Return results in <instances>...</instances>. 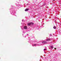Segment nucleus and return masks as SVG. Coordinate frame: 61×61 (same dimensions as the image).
<instances>
[{"label":"nucleus","instance_id":"obj_1","mask_svg":"<svg viewBox=\"0 0 61 61\" xmlns=\"http://www.w3.org/2000/svg\"><path fill=\"white\" fill-rule=\"evenodd\" d=\"M46 43H47V42L45 41H43L42 42V43L43 44H46Z\"/></svg>","mask_w":61,"mask_h":61},{"label":"nucleus","instance_id":"obj_2","mask_svg":"<svg viewBox=\"0 0 61 61\" xmlns=\"http://www.w3.org/2000/svg\"><path fill=\"white\" fill-rule=\"evenodd\" d=\"M24 28L25 29H27V26H24Z\"/></svg>","mask_w":61,"mask_h":61},{"label":"nucleus","instance_id":"obj_3","mask_svg":"<svg viewBox=\"0 0 61 61\" xmlns=\"http://www.w3.org/2000/svg\"><path fill=\"white\" fill-rule=\"evenodd\" d=\"M51 40V39H46V41H50Z\"/></svg>","mask_w":61,"mask_h":61},{"label":"nucleus","instance_id":"obj_4","mask_svg":"<svg viewBox=\"0 0 61 61\" xmlns=\"http://www.w3.org/2000/svg\"><path fill=\"white\" fill-rule=\"evenodd\" d=\"M27 25H29V26H30V25H31V23H30V22L28 23L27 24Z\"/></svg>","mask_w":61,"mask_h":61},{"label":"nucleus","instance_id":"obj_5","mask_svg":"<svg viewBox=\"0 0 61 61\" xmlns=\"http://www.w3.org/2000/svg\"><path fill=\"white\" fill-rule=\"evenodd\" d=\"M29 10V9H26L25 10V11H28Z\"/></svg>","mask_w":61,"mask_h":61},{"label":"nucleus","instance_id":"obj_6","mask_svg":"<svg viewBox=\"0 0 61 61\" xmlns=\"http://www.w3.org/2000/svg\"><path fill=\"white\" fill-rule=\"evenodd\" d=\"M56 26H54L53 27V28H54V29H56Z\"/></svg>","mask_w":61,"mask_h":61},{"label":"nucleus","instance_id":"obj_7","mask_svg":"<svg viewBox=\"0 0 61 61\" xmlns=\"http://www.w3.org/2000/svg\"><path fill=\"white\" fill-rule=\"evenodd\" d=\"M30 25H34V23H33L32 22H30Z\"/></svg>","mask_w":61,"mask_h":61},{"label":"nucleus","instance_id":"obj_8","mask_svg":"<svg viewBox=\"0 0 61 61\" xmlns=\"http://www.w3.org/2000/svg\"><path fill=\"white\" fill-rule=\"evenodd\" d=\"M51 48L53 49V48H54V47L53 46H51Z\"/></svg>","mask_w":61,"mask_h":61},{"label":"nucleus","instance_id":"obj_9","mask_svg":"<svg viewBox=\"0 0 61 61\" xmlns=\"http://www.w3.org/2000/svg\"><path fill=\"white\" fill-rule=\"evenodd\" d=\"M46 50V49H44V51H45Z\"/></svg>","mask_w":61,"mask_h":61},{"label":"nucleus","instance_id":"obj_10","mask_svg":"<svg viewBox=\"0 0 61 61\" xmlns=\"http://www.w3.org/2000/svg\"><path fill=\"white\" fill-rule=\"evenodd\" d=\"M34 45V46H36V44H35Z\"/></svg>","mask_w":61,"mask_h":61},{"label":"nucleus","instance_id":"obj_11","mask_svg":"<svg viewBox=\"0 0 61 61\" xmlns=\"http://www.w3.org/2000/svg\"><path fill=\"white\" fill-rule=\"evenodd\" d=\"M55 49H56V48H55Z\"/></svg>","mask_w":61,"mask_h":61},{"label":"nucleus","instance_id":"obj_12","mask_svg":"<svg viewBox=\"0 0 61 61\" xmlns=\"http://www.w3.org/2000/svg\"><path fill=\"white\" fill-rule=\"evenodd\" d=\"M53 1H55V0H53Z\"/></svg>","mask_w":61,"mask_h":61},{"label":"nucleus","instance_id":"obj_13","mask_svg":"<svg viewBox=\"0 0 61 61\" xmlns=\"http://www.w3.org/2000/svg\"><path fill=\"white\" fill-rule=\"evenodd\" d=\"M40 61H41V60H40Z\"/></svg>","mask_w":61,"mask_h":61}]
</instances>
